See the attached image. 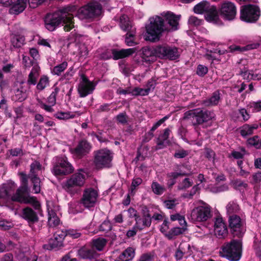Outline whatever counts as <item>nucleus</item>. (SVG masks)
Wrapping results in <instances>:
<instances>
[{
    "label": "nucleus",
    "mask_w": 261,
    "mask_h": 261,
    "mask_svg": "<svg viewBox=\"0 0 261 261\" xmlns=\"http://www.w3.org/2000/svg\"><path fill=\"white\" fill-rule=\"evenodd\" d=\"M78 254L83 259L92 260L97 258L99 254L90 245H85L78 251Z\"/></svg>",
    "instance_id": "21"
},
{
    "label": "nucleus",
    "mask_w": 261,
    "mask_h": 261,
    "mask_svg": "<svg viewBox=\"0 0 261 261\" xmlns=\"http://www.w3.org/2000/svg\"><path fill=\"white\" fill-rule=\"evenodd\" d=\"M66 236L67 233L63 230H57L48 243L43 245V249L48 250L59 249L63 246V241Z\"/></svg>",
    "instance_id": "14"
},
{
    "label": "nucleus",
    "mask_w": 261,
    "mask_h": 261,
    "mask_svg": "<svg viewBox=\"0 0 261 261\" xmlns=\"http://www.w3.org/2000/svg\"><path fill=\"white\" fill-rule=\"evenodd\" d=\"M215 114L213 112L196 109L195 121L193 122L194 125H200L204 122L212 120L214 118Z\"/></svg>",
    "instance_id": "18"
},
{
    "label": "nucleus",
    "mask_w": 261,
    "mask_h": 261,
    "mask_svg": "<svg viewBox=\"0 0 261 261\" xmlns=\"http://www.w3.org/2000/svg\"><path fill=\"white\" fill-rule=\"evenodd\" d=\"M194 11L197 14L205 13V17L207 21L216 22L219 20V15L216 6L211 5L207 1H202L195 5Z\"/></svg>",
    "instance_id": "6"
},
{
    "label": "nucleus",
    "mask_w": 261,
    "mask_h": 261,
    "mask_svg": "<svg viewBox=\"0 0 261 261\" xmlns=\"http://www.w3.org/2000/svg\"><path fill=\"white\" fill-rule=\"evenodd\" d=\"M74 170V167L66 156H56L53 162L51 172L57 177L71 174Z\"/></svg>",
    "instance_id": "5"
},
{
    "label": "nucleus",
    "mask_w": 261,
    "mask_h": 261,
    "mask_svg": "<svg viewBox=\"0 0 261 261\" xmlns=\"http://www.w3.org/2000/svg\"><path fill=\"white\" fill-rule=\"evenodd\" d=\"M149 20L150 23L146 27L147 34L146 39L152 42H156L160 39L163 33L168 31L169 29L162 17L155 16Z\"/></svg>",
    "instance_id": "2"
},
{
    "label": "nucleus",
    "mask_w": 261,
    "mask_h": 261,
    "mask_svg": "<svg viewBox=\"0 0 261 261\" xmlns=\"http://www.w3.org/2000/svg\"><path fill=\"white\" fill-rule=\"evenodd\" d=\"M227 213L229 216L236 215L240 211V206L238 204L237 200L230 201L226 206Z\"/></svg>",
    "instance_id": "38"
},
{
    "label": "nucleus",
    "mask_w": 261,
    "mask_h": 261,
    "mask_svg": "<svg viewBox=\"0 0 261 261\" xmlns=\"http://www.w3.org/2000/svg\"><path fill=\"white\" fill-rule=\"evenodd\" d=\"M257 128L258 125L256 124L252 125L245 124L240 127V133L243 137L245 138L247 136L252 135L254 130Z\"/></svg>",
    "instance_id": "32"
},
{
    "label": "nucleus",
    "mask_w": 261,
    "mask_h": 261,
    "mask_svg": "<svg viewBox=\"0 0 261 261\" xmlns=\"http://www.w3.org/2000/svg\"><path fill=\"white\" fill-rule=\"evenodd\" d=\"M82 81L78 87V92L81 97H85L92 93L95 89V85L90 81L87 76L82 74L81 76Z\"/></svg>",
    "instance_id": "16"
},
{
    "label": "nucleus",
    "mask_w": 261,
    "mask_h": 261,
    "mask_svg": "<svg viewBox=\"0 0 261 261\" xmlns=\"http://www.w3.org/2000/svg\"><path fill=\"white\" fill-rule=\"evenodd\" d=\"M222 256L230 261H238L242 257L243 242L242 239H232L224 243L221 247Z\"/></svg>",
    "instance_id": "3"
},
{
    "label": "nucleus",
    "mask_w": 261,
    "mask_h": 261,
    "mask_svg": "<svg viewBox=\"0 0 261 261\" xmlns=\"http://www.w3.org/2000/svg\"><path fill=\"white\" fill-rule=\"evenodd\" d=\"M32 183L33 184V192L35 194H38L41 191V179L38 176L30 177Z\"/></svg>",
    "instance_id": "43"
},
{
    "label": "nucleus",
    "mask_w": 261,
    "mask_h": 261,
    "mask_svg": "<svg viewBox=\"0 0 261 261\" xmlns=\"http://www.w3.org/2000/svg\"><path fill=\"white\" fill-rule=\"evenodd\" d=\"M190 249V245L188 244H182L180 243L179 245L178 248L175 251L174 257L177 260H180L184 254L186 253V249Z\"/></svg>",
    "instance_id": "35"
},
{
    "label": "nucleus",
    "mask_w": 261,
    "mask_h": 261,
    "mask_svg": "<svg viewBox=\"0 0 261 261\" xmlns=\"http://www.w3.org/2000/svg\"><path fill=\"white\" fill-rule=\"evenodd\" d=\"M94 164L97 169L109 168L113 158L112 152L107 149H101L94 151Z\"/></svg>",
    "instance_id": "10"
},
{
    "label": "nucleus",
    "mask_w": 261,
    "mask_h": 261,
    "mask_svg": "<svg viewBox=\"0 0 261 261\" xmlns=\"http://www.w3.org/2000/svg\"><path fill=\"white\" fill-rule=\"evenodd\" d=\"M27 97L28 94L26 92V90L21 86L15 90V95L13 96V100L22 102L25 100Z\"/></svg>",
    "instance_id": "36"
},
{
    "label": "nucleus",
    "mask_w": 261,
    "mask_h": 261,
    "mask_svg": "<svg viewBox=\"0 0 261 261\" xmlns=\"http://www.w3.org/2000/svg\"><path fill=\"white\" fill-rule=\"evenodd\" d=\"M67 66L68 63L66 61H64L61 64L55 66L51 69V73L53 74L59 76L67 68Z\"/></svg>",
    "instance_id": "44"
},
{
    "label": "nucleus",
    "mask_w": 261,
    "mask_h": 261,
    "mask_svg": "<svg viewBox=\"0 0 261 261\" xmlns=\"http://www.w3.org/2000/svg\"><path fill=\"white\" fill-rule=\"evenodd\" d=\"M112 228V226L109 220L104 221L99 226V229L101 231H109Z\"/></svg>",
    "instance_id": "56"
},
{
    "label": "nucleus",
    "mask_w": 261,
    "mask_h": 261,
    "mask_svg": "<svg viewBox=\"0 0 261 261\" xmlns=\"http://www.w3.org/2000/svg\"><path fill=\"white\" fill-rule=\"evenodd\" d=\"M247 143L248 145L253 146L256 149L261 148V140L257 135L248 138L247 140Z\"/></svg>",
    "instance_id": "46"
},
{
    "label": "nucleus",
    "mask_w": 261,
    "mask_h": 261,
    "mask_svg": "<svg viewBox=\"0 0 261 261\" xmlns=\"http://www.w3.org/2000/svg\"><path fill=\"white\" fill-rule=\"evenodd\" d=\"M189 154L188 150L183 148L176 149L173 154V157L175 159H183L186 157Z\"/></svg>",
    "instance_id": "52"
},
{
    "label": "nucleus",
    "mask_w": 261,
    "mask_h": 261,
    "mask_svg": "<svg viewBox=\"0 0 261 261\" xmlns=\"http://www.w3.org/2000/svg\"><path fill=\"white\" fill-rule=\"evenodd\" d=\"M151 187L153 192L158 195H161L166 191L165 188L156 181H153Z\"/></svg>",
    "instance_id": "49"
},
{
    "label": "nucleus",
    "mask_w": 261,
    "mask_h": 261,
    "mask_svg": "<svg viewBox=\"0 0 261 261\" xmlns=\"http://www.w3.org/2000/svg\"><path fill=\"white\" fill-rule=\"evenodd\" d=\"M142 179L140 177L133 178L129 189V194L134 195L136 193L138 187L142 183Z\"/></svg>",
    "instance_id": "45"
},
{
    "label": "nucleus",
    "mask_w": 261,
    "mask_h": 261,
    "mask_svg": "<svg viewBox=\"0 0 261 261\" xmlns=\"http://www.w3.org/2000/svg\"><path fill=\"white\" fill-rule=\"evenodd\" d=\"M193 219L196 221H205L211 217V210L207 206H198L191 213Z\"/></svg>",
    "instance_id": "19"
},
{
    "label": "nucleus",
    "mask_w": 261,
    "mask_h": 261,
    "mask_svg": "<svg viewBox=\"0 0 261 261\" xmlns=\"http://www.w3.org/2000/svg\"><path fill=\"white\" fill-rule=\"evenodd\" d=\"M54 116L60 120H66L68 119H72L75 117V115L71 112H59L57 113Z\"/></svg>",
    "instance_id": "50"
},
{
    "label": "nucleus",
    "mask_w": 261,
    "mask_h": 261,
    "mask_svg": "<svg viewBox=\"0 0 261 261\" xmlns=\"http://www.w3.org/2000/svg\"><path fill=\"white\" fill-rule=\"evenodd\" d=\"M102 11V6L96 1H91L79 10L80 16L83 19H94L99 16Z\"/></svg>",
    "instance_id": "7"
},
{
    "label": "nucleus",
    "mask_w": 261,
    "mask_h": 261,
    "mask_svg": "<svg viewBox=\"0 0 261 261\" xmlns=\"http://www.w3.org/2000/svg\"><path fill=\"white\" fill-rule=\"evenodd\" d=\"M85 180V176L81 173H75L72 174L62 184V188L70 194L77 193L79 188L82 187Z\"/></svg>",
    "instance_id": "8"
},
{
    "label": "nucleus",
    "mask_w": 261,
    "mask_h": 261,
    "mask_svg": "<svg viewBox=\"0 0 261 261\" xmlns=\"http://www.w3.org/2000/svg\"><path fill=\"white\" fill-rule=\"evenodd\" d=\"M153 256L150 253L143 254L138 261H153Z\"/></svg>",
    "instance_id": "64"
},
{
    "label": "nucleus",
    "mask_w": 261,
    "mask_h": 261,
    "mask_svg": "<svg viewBox=\"0 0 261 261\" xmlns=\"http://www.w3.org/2000/svg\"><path fill=\"white\" fill-rule=\"evenodd\" d=\"M108 241L107 239L103 238H98L96 239H93L90 243V245L93 248L97 251H101L103 250L104 247L107 245Z\"/></svg>",
    "instance_id": "31"
},
{
    "label": "nucleus",
    "mask_w": 261,
    "mask_h": 261,
    "mask_svg": "<svg viewBox=\"0 0 261 261\" xmlns=\"http://www.w3.org/2000/svg\"><path fill=\"white\" fill-rule=\"evenodd\" d=\"M260 16L258 6L254 5H246L241 7L240 19L247 23H255Z\"/></svg>",
    "instance_id": "9"
},
{
    "label": "nucleus",
    "mask_w": 261,
    "mask_h": 261,
    "mask_svg": "<svg viewBox=\"0 0 261 261\" xmlns=\"http://www.w3.org/2000/svg\"><path fill=\"white\" fill-rule=\"evenodd\" d=\"M95 138L100 143L107 142L109 141L108 139L104 136L103 130H98L96 132V136Z\"/></svg>",
    "instance_id": "60"
},
{
    "label": "nucleus",
    "mask_w": 261,
    "mask_h": 261,
    "mask_svg": "<svg viewBox=\"0 0 261 261\" xmlns=\"http://www.w3.org/2000/svg\"><path fill=\"white\" fill-rule=\"evenodd\" d=\"M41 170V165L38 161H34L30 165L29 177L38 176V172Z\"/></svg>",
    "instance_id": "42"
},
{
    "label": "nucleus",
    "mask_w": 261,
    "mask_h": 261,
    "mask_svg": "<svg viewBox=\"0 0 261 261\" xmlns=\"http://www.w3.org/2000/svg\"><path fill=\"white\" fill-rule=\"evenodd\" d=\"M208 72V68L201 64H199L197 66V70H196V74L200 76L203 77L205 74H206Z\"/></svg>",
    "instance_id": "53"
},
{
    "label": "nucleus",
    "mask_w": 261,
    "mask_h": 261,
    "mask_svg": "<svg viewBox=\"0 0 261 261\" xmlns=\"http://www.w3.org/2000/svg\"><path fill=\"white\" fill-rule=\"evenodd\" d=\"M16 188V184L13 181H9L2 186V190L4 191L7 197L11 195V193L14 191Z\"/></svg>",
    "instance_id": "40"
},
{
    "label": "nucleus",
    "mask_w": 261,
    "mask_h": 261,
    "mask_svg": "<svg viewBox=\"0 0 261 261\" xmlns=\"http://www.w3.org/2000/svg\"><path fill=\"white\" fill-rule=\"evenodd\" d=\"M179 56L180 53L179 52L178 48L168 45L165 59L170 60H175L177 59Z\"/></svg>",
    "instance_id": "33"
},
{
    "label": "nucleus",
    "mask_w": 261,
    "mask_h": 261,
    "mask_svg": "<svg viewBox=\"0 0 261 261\" xmlns=\"http://www.w3.org/2000/svg\"><path fill=\"white\" fill-rule=\"evenodd\" d=\"M193 180L189 178H185L177 186V190L179 191H184L189 188L193 185Z\"/></svg>",
    "instance_id": "48"
},
{
    "label": "nucleus",
    "mask_w": 261,
    "mask_h": 261,
    "mask_svg": "<svg viewBox=\"0 0 261 261\" xmlns=\"http://www.w3.org/2000/svg\"><path fill=\"white\" fill-rule=\"evenodd\" d=\"M170 142L163 141L162 140H160L158 139H156V145L155 146V149L156 150H159L163 149L167 146V145H169Z\"/></svg>",
    "instance_id": "58"
},
{
    "label": "nucleus",
    "mask_w": 261,
    "mask_h": 261,
    "mask_svg": "<svg viewBox=\"0 0 261 261\" xmlns=\"http://www.w3.org/2000/svg\"><path fill=\"white\" fill-rule=\"evenodd\" d=\"M59 92V89L58 87L55 88L52 91L50 95L47 98V102L51 106H55L56 103V97Z\"/></svg>",
    "instance_id": "51"
},
{
    "label": "nucleus",
    "mask_w": 261,
    "mask_h": 261,
    "mask_svg": "<svg viewBox=\"0 0 261 261\" xmlns=\"http://www.w3.org/2000/svg\"><path fill=\"white\" fill-rule=\"evenodd\" d=\"M221 100L220 93L219 90L214 91L212 95L203 101L202 103L206 107L217 106Z\"/></svg>",
    "instance_id": "27"
},
{
    "label": "nucleus",
    "mask_w": 261,
    "mask_h": 261,
    "mask_svg": "<svg viewBox=\"0 0 261 261\" xmlns=\"http://www.w3.org/2000/svg\"><path fill=\"white\" fill-rule=\"evenodd\" d=\"M250 108L252 109L253 113L261 111V101L253 102L251 104Z\"/></svg>",
    "instance_id": "63"
},
{
    "label": "nucleus",
    "mask_w": 261,
    "mask_h": 261,
    "mask_svg": "<svg viewBox=\"0 0 261 261\" xmlns=\"http://www.w3.org/2000/svg\"><path fill=\"white\" fill-rule=\"evenodd\" d=\"M24 37L20 35H14L11 37V46L15 48H19L24 44Z\"/></svg>",
    "instance_id": "34"
},
{
    "label": "nucleus",
    "mask_w": 261,
    "mask_h": 261,
    "mask_svg": "<svg viewBox=\"0 0 261 261\" xmlns=\"http://www.w3.org/2000/svg\"><path fill=\"white\" fill-rule=\"evenodd\" d=\"M202 20L194 16H191L188 19V23L191 26H199L202 24Z\"/></svg>",
    "instance_id": "55"
},
{
    "label": "nucleus",
    "mask_w": 261,
    "mask_h": 261,
    "mask_svg": "<svg viewBox=\"0 0 261 261\" xmlns=\"http://www.w3.org/2000/svg\"><path fill=\"white\" fill-rule=\"evenodd\" d=\"M141 57L142 61L148 64L154 62L156 60L154 46H145L141 49Z\"/></svg>",
    "instance_id": "23"
},
{
    "label": "nucleus",
    "mask_w": 261,
    "mask_h": 261,
    "mask_svg": "<svg viewBox=\"0 0 261 261\" xmlns=\"http://www.w3.org/2000/svg\"><path fill=\"white\" fill-rule=\"evenodd\" d=\"M162 15L164 20H166L171 27L172 30L176 31L178 29L179 21L180 18V15H176L172 12L168 11L163 12Z\"/></svg>",
    "instance_id": "24"
},
{
    "label": "nucleus",
    "mask_w": 261,
    "mask_h": 261,
    "mask_svg": "<svg viewBox=\"0 0 261 261\" xmlns=\"http://www.w3.org/2000/svg\"><path fill=\"white\" fill-rule=\"evenodd\" d=\"M195 113L196 109L188 111L184 113L183 119H187L192 117L193 118L192 121L194 122L195 121Z\"/></svg>",
    "instance_id": "61"
},
{
    "label": "nucleus",
    "mask_w": 261,
    "mask_h": 261,
    "mask_svg": "<svg viewBox=\"0 0 261 261\" xmlns=\"http://www.w3.org/2000/svg\"><path fill=\"white\" fill-rule=\"evenodd\" d=\"M170 132V130L168 128H165L164 132L160 134L157 139L170 142L168 140Z\"/></svg>",
    "instance_id": "57"
},
{
    "label": "nucleus",
    "mask_w": 261,
    "mask_h": 261,
    "mask_svg": "<svg viewBox=\"0 0 261 261\" xmlns=\"http://www.w3.org/2000/svg\"><path fill=\"white\" fill-rule=\"evenodd\" d=\"M228 228L233 238L242 239L246 231L244 222L240 217L237 215L228 216Z\"/></svg>",
    "instance_id": "11"
},
{
    "label": "nucleus",
    "mask_w": 261,
    "mask_h": 261,
    "mask_svg": "<svg viewBox=\"0 0 261 261\" xmlns=\"http://www.w3.org/2000/svg\"><path fill=\"white\" fill-rule=\"evenodd\" d=\"M224 20L232 21L237 15V7L233 3L225 1L221 3L218 14Z\"/></svg>",
    "instance_id": "12"
},
{
    "label": "nucleus",
    "mask_w": 261,
    "mask_h": 261,
    "mask_svg": "<svg viewBox=\"0 0 261 261\" xmlns=\"http://www.w3.org/2000/svg\"><path fill=\"white\" fill-rule=\"evenodd\" d=\"M151 224V217L139 216L136 218L135 227L139 230H143L145 227H149Z\"/></svg>",
    "instance_id": "29"
},
{
    "label": "nucleus",
    "mask_w": 261,
    "mask_h": 261,
    "mask_svg": "<svg viewBox=\"0 0 261 261\" xmlns=\"http://www.w3.org/2000/svg\"><path fill=\"white\" fill-rule=\"evenodd\" d=\"M92 148L91 143L83 138L79 141L74 148L71 149V152L75 158L81 159L90 153Z\"/></svg>",
    "instance_id": "15"
},
{
    "label": "nucleus",
    "mask_w": 261,
    "mask_h": 261,
    "mask_svg": "<svg viewBox=\"0 0 261 261\" xmlns=\"http://www.w3.org/2000/svg\"><path fill=\"white\" fill-rule=\"evenodd\" d=\"M184 230L179 227L171 228L169 231H166L164 228L161 229V232L169 240L174 239L177 236L182 234Z\"/></svg>",
    "instance_id": "28"
},
{
    "label": "nucleus",
    "mask_w": 261,
    "mask_h": 261,
    "mask_svg": "<svg viewBox=\"0 0 261 261\" xmlns=\"http://www.w3.org/2000/svg\"><path fill=\"white\" fill-rule=\"evenodd\" d=\"M135 254V249L128 247L119 255L116 261H129L134 257Z\"/></svg>",
    "instance_id": "30"
},
{
    "label": "nucleus",
    "mask_w": 261,
    "mask_h": 261,
    "mask_svg": "<svg viewBox=\"0 0 261 261\" xmlns=\"http://www.w3.org/2000/svg\"><path fill=\"white\" fill-rule=\"evenodd\" d=\"M33 208L26 206L21 211L22 218L28 222L29 225H33L39 221L38 214L42 212L41 208L39 211L35 210L34 207Z\"/></svg>",
    "instance_id": "17"
},
{
    "label": "nucleus",
    "mask_w": 261,
    "mask_h": 261,
    "mask_svg": "<svg viewBox=\"0 0 261 261\" xmlns=\"http://www.w3.org/2000/svg\"><path fill=\"white\" fill-rule=\"evenodd\" d=\"M169 118V116L167 115L164 116L163 118L159 120L158 122L153 124L151 129H150L151 132H153L155 130H156L162 124H163L166 120H167Z\"/></svg>",
    "instance_id": "59"
},
{
    "label": "nucleus",
    "mask_w": 261,
    "mask_h": 261,
    "mask_svg": "<svg viewBox=\"0 0 261 261\" xmlns=\"http://www.w3.org/2000/svg\"><path fill=\"white\" fill-rule=\"evenodd\" d=\"M167 47L168 45L167 44L154 46L156 57L160 59H165Z\"/></svg>",
    "instance_id": "41"
},
{
    "label": "nucleus",
    "mask_w": 261,
    "mask_h": 261,
    "mask_svg": "<svg viewBox=\"0 0 261 261\" xmlns=\"http://www.w3.org/2000/svg\"><path fill=\"white\" fill-rule=\"evenodd\" d=\"M28 0H13V2L9 5V6H11L9 13L14 15L20 14L25 9Z\"/></svg>",
    "instance_id": "25"
},
{
    "label": "nucleus",
    "mask_w": 261,
    "mask_h": 261,
    "mask_svg": "<svg viewBox=\"0 0 261 261\" xmlns=\"http://www.w3.org/2000/svg\"><path fill=\"white\" fill-rule=\"evenodd\" d=\"M10 154L13 156H22L23 155L21 148H15L9 150Z\"/></svg>",
    "instance_id": "62"
},
{
    "label": "nucleus",
    "mask_w": 261,
    "mask_h": 261,
    "mask_svg": "<svg viewBox=\"0 0 261 261\" xmlns=\"http://www.w3.org/2000/svg\"><path fill=\"white\" fill-rule=\"evenodd\" d=\"M70 7H63L53 13H48L44 17L45 28L50 32L56 30L60 25L65 32H69L74 28V20L70 13Z\"/></svg>",
    "instance_id": "1"
},
{
    "label": "nucleus",
    "mask_w": 261,
    "mask_h": 261,
    "mask_svg": "<svg viewBox=\"0 0 261 261\" xmlns=\"http://www.w3.org/2000/svg\"><path fill=\"white\" fill-rule=\"evenodd\" d=\"M120 26L121 29L124 31H130V30H135L131 25L128 18L124 16H122L120 18Z\"/></svg>",
    "instance_id": "39"
},
{
    "label": "nucleus",
    "mask_w": 261,
    "mask_h": 261,
    "mask_svg": "<svg viewBox=\"0 0 261 261\" xmlns=\"http://www.w3.org/2000/svg\"><path fill=\"white\" fill-rule=\"evenodd\" d=\"M49 85V79L47 75H43L41 76L37 84L36 88L38 90L42 91Z\"/></svg>",
    "instance_id": "47"
},
{
    "label": "nucleus",
    "mask_w": 261,
    "mask_h": 261,
    "mask_svg": "<svg viewBox=\"0 0 261 261\" xmlns=\"http://www.w3.org/2000/svg\"><path fill=\"white\" fill-rule=\"evenodd\" d=\"M98 197V191L93 188H86L83 193L80 203L85 208L90 209L95 206Z\"/></svg>",
    "instance_id": "13"
},
{
    "label": "nucleus",
    "mask_w": 261,
    "mask_h": 261,
    "mask_svg": "<svg viewBox=\"0 0 261 261\" xmlns=\"http://www.w3.org/2000/svg\"><path fill=\"white\" fill-rule=\"evenodd\" d=\"M188 174L185 172H182L181 171L179 172H171L167 173V177L168 178L167 186L169 189H171L176 182V179L179 176H187Z\"/></svg>",
    "instance_id": "26"
},
{
    "label": "nucleus",
    "mask_w": 261,
    "mask_h": 261,
    "mask_svg": "<svg viewBox=\"0 0 261 261\" xmlns=\"http://www.w3.org/2000/svg\"><path fill=\"white\" fill-rule=\"evenodd\" d=\"M125 42L128 46H133L138 44L136 41V31L130 30L125 35Z\"/></svg>",
    "instance_id": "37"
},
{
    "label": "nucleus",
    "mask_w": 261,
    "mask_h": 261,
    "mask_svg": "<svg viewBox=\"0 0 261 261\" xmlns=\"http://www.w3.org/2000/svg\"><path fill=\"white\" fill-rule=\"evenodd\" d=\"M215 235L219 239H223L227 237L228 231L226 224L222 218H216L214 225Z\"/></svg>",
    "instance_id": "20"
},
{
    "label": "nucleus",
    "mask_w": 261,
    "mask_h": 261,
    "mask_svg": "<svg viewBox=\"0 0 261 261\" xmlns=\"http://www.w3.org/2000/svg\"><path fill=\"white\" fill-rule=\"evenodd\" d=\"M136 48H129L126 49H118L113 48L111 49L112 59L114 60H118L129 57L136 51Z\"/></svg>",
    "instance_id": "22"
},
{
    "label": "nucleus",
    "mask_w": 261,
    "mask_h": 261,
    "mask_svg": "<svg viewBox=\"0 0 261 261\" xmlns=\"http://www.w3.org/2000/svg\"><path fill=\"white\" fill-rule=\"evenodd\" d=\"M30 190L28 185H20L16 190V193L11 198L13 202L21 204H31L35 210L39 211L41 209V204L35 196L30 195Z\"/></svg>",
    "instance_id": "4"
},
{
    "label": "nucleus",
    "mask_w": 261,
    "mask_h": 261,
    "mask_svg": "<svg viewBox=\"0 0 261 261\" xmlns=\"http://www.w3.org/2000/svg\"><path fill=\"white\" fill-rule=\"evenodd\" d=\"M127 118L128 116L125 112L119 113L116 117L117 121L123 125L127 123Z\"/></svg>",
    "instance_id": "54"
}]
</instances>
